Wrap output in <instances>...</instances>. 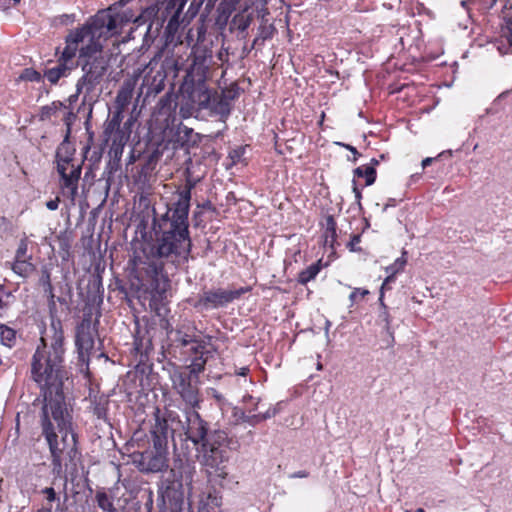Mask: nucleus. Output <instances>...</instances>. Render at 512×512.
Returning <instances> with one entry per match:
<instances>
[{
	"label": "nucleus",
	"instance_id": "1",
	"mask_svg": "<svg viewBox=\"0 0 512 512\" xmlns=\"http://www.w3.org/2000/svg\"><path fill=\"white\" fill-rule=\"evenodd\" d=\"M195 186L196 181L188 177L176 190L177 199L166 213L153 219L149 253L135 251L129 260L132 286L148 295L151 307L165 297L170 286L163 266L176 268L188 261L192 247L188 215Z\"/></svg>",
	"mask_w": 512,
	"mask_h": 512
},
{
	"label": "nucleus",
	"instance_id": "2",
	"mask_svg": "<svg viewBox=\"0 0 512 512\" xmlns=\"http://www.w3.org/2000/svg\"><path fill=\"white\" fill-rule=\"evenodd\" d=\"M130 10L114 13L112 8L98 11L82 26L72 29L68 35L77 38L75 56L83 75L76 83V96L85 91L90 94L100 84L109 67V58L103 54V43L120 34L124 26L132 21Z\"/></svg>",
	"mask_w": 512,
	"mask_h": 512
},
{
	"label": "nucleus",
	"instance_id": "3",
	"mask_svg": "<svg viewBox=\"0 0 512 512\" xmlns=\"http://www.w3.org/2000/svg\"><path fill=\"white\" fill-rule=\"evenodd\" d=\"M53 336L48 346L41 338L31 361V376L41 390L42 408L66 405L63 393V380L67 378L64 369V335L60 320H52Z\"/></svg>",
	"mask_w": 512,
	"mask_h": 512
},
{
	"label": "nucleus",
	"instance_id": "4",
	"mask_svg": "<svg viewBox=\"0 0 512 512\" xmlns=\"http://www.w3.org/2000/svg\"><path fill=\"white\" fill-rule=\"evenodd\" d=\"M72 417L67 405L42 408V433L48 442L54 470L61 471L78 454L76 435L72 431Z\"/></svg>",
	"mask_w": 512,
	"mask_h": 512
},
{
	"label": "nucleus",
	"instance_id": "5",
	"mask_svg": "<svg viewBox=\"0 0 512 512\" xmlns=\"http://www.w3.org/2000/svg\"><path fill=\"white\" fill-rule=\"evenodd\" d=\"M183 430L186 440L195 446L203 465L214 469L218 477L225 479L228 472L222 464L228 459L223 446L227 440L226 433L220 430L209 432L208 422L195 409L186 410Z\"/></svg>",
	"mask_w": 512,
	"mask_h": 512
},
{
	"label": "nucleus",
	"instance_id": "6",
	"mask_svg": "<svg viewBox=\"0 0 512 512\" xmlns=\"http://www.w3.org/2000/svg\"><path fill=\"white\" fill-rule=\"evenodd\" d=\"M206 360L201 356L192 358L189 365L177 367L170 373L173 391L189 409L200 408V374L205 370Z\"/></svg>",
	"mask_w": 512,
	"mask_h": 512
},
{
	"label": "nucleus",
	"instance_id": "7",
	"mask_svg": "<svg viewBox=\"0 0 512 512\" xmlns=\"http://www.w3.org/2000/svg\"><path fill=\"white\" fill-rule=\"evenodd\" d=\"M152 443V448L134 456V462L142 472H163L168 468V445L163 440H152Z\"/></svg>",
	"mask_w": 512,
	"mask_h": 512
},
{
	"label": "nucleus",
	"instance_id": "8",
	"mask_svg": "<svg viewBox=\"0 0 512 512\" xmlns=\"http://www.w3.org/2000/svg\"><path fill=\"white\" fill-rule=\"evenodd\" d=\"M250 287H240L238 289L226 290L222 288L204 291L194 304L196 309L209 310L224 307L243 294L249 292Z\"/></svg>",
	"mask_w": 512,
	"mask_h": 512
},
{
	"label": "nucleus",
	"instance_id": "9",
	"mask_svg": "<svg viewBox=\"0 0 512 512\" xmlns=\"http://www.w3.org/2000/svg\"><path fill=\"white\" fill-rule=\"evenodd\" d=\"M77 38H71L67 34L65 37V47L58 59L57 65L45 70L44 77L51 83L56 84L61 78L70 75L71 71L76 68L75 47Z\"/></svg>",
	"mask_w": 512,
	"mask_h": 512
},
{
	"label": "nucleus",
	"instance_id": "10",
	"mask_svg": "<svg viewBox=\"0 0 512 512\" xmlns=\"http://www.w3.org/2000/svg\"><path fill=\"white\" fill-rule=\"evenodd\" d=\"M213 61L212 51L205 47H196L192 50V63L187 70L184 81L186 85L192 81H207Z\"/></svg>",
	"mask_w": 512,
	"mask_h": 512
},
{
	"label": "nucleus",
	"instance_id": "11",
	"mask_svg": "<svg viewBox=\"0 0 512 512\" xmlns=\"http://www.w3.org/2000/svg\"><path fill=\"white\" fill-rule=\"evenodd\" d=\"M57 171L61 179L62 195L75 204L78 195V182L82 172V162H71L67 164H58Z\"/></svg>",
	"mask_w": 512,
	"mask_h": 512
},
{
	"label": "nucleus",
	"instance_id": "12",
	"mask_svg": "<svg viewBox=\"0 0 512 512\" xmlns=\"http://www.w3.org/2000/svg\"><path fill=\"white\" fill-rule=\"evenodd\" d=\"M158 59L155 56L144 69V77L140 87L141 93L147 97L157 95L165 86L166 74L163 70H158Z\"/></svg>",
	"mask_w": 512,
	"mask_h": 512
},
{
	"label": "nucleus",
	"instance_id": "13",
	"mask_svg": "<svg viewBox=\"0 0 512 512\" xmlns=\"http://www.w3.org/2000/svg\"><path fill=\"white\" fill-rule=\"evenodd\" d=\"M181 90L183 93L187 94L191 102L198 105L200 109L208 108L210 106L213 93L207 86V81H192L188 86L186 85V81H183Z\"/></svg>",
	"mask_w": 512,
	"mask_h": 512
},
{
	"label": "nucleus",
	"instance_id": "14",
	"mask_svg": "<svg viewBox=\"0 0 512 512\" xmlns=\"http://www.w3.org/2000/svg\"><path fill=\"white\" fill-rule=\"evenodd\" d=\"M75 345L79 354V358L85 361L88 358L90 351L94 347V337L91 320L85 318L76 327Z\"/></svg>",
	"mask_w": 512,
	"mask_h": 512
},
{
	"label": "nucleus",
	"instance_id": "15",
	"mask_svg": "<svg viewBox=\"0 0 512 512\" xmlns=\"http://www.w3.org/2000/svg\"><path fill=\"white\" fill-rule=\"evenodd\" d=\"M176 341L185 349L184 353L188 356L190 361L192 358H199V356H201L203 360H206V362L208 361L210 352L207 350L206 343L203 340L178 330Z\"/></svg>",
	"mask_w": 512,
	"mask_h": 512
},
{
	"label": "nucleus",
	"instance_id": "16",
	"mask_svg": "<svg viewBox=\"0 0 512 512\" xmlns=\"http://www.w3.org/2000/svg\"><path fill=\"white\" fill-rule=\"evenodd\" d=\"M72 117H74V115L71 112H67L66 116L64 118V122L67 126V133H66L65 140L57 148V152H56L57 165L79 161L78 159L75 158V149L67 141L69 134H70V125H71L70 120Z\"/></svg>",
	"mask_w": 512,
	"mask_h": 512
},
{
	"label": "nucleus",
	"instance_id": "17",
	"mask_svg": "<svg viewBox=\"0 0 512 512\" xmlns=\"http://www.w3.org/2000/svg\"><path fill=\"white\" fill-rule=\"evenodd\" d=\"M172 472L180 487L183 485L191 486L195 474V466L189 460L178 458L174 461Z\"/></svg>",
	"mask_w": 512,
	"mask_h": 512
},
{
	"label": "nucleus",
	"instance_id": "18",
	"mask_svg": "<svg viewBox=\"0 0 512 512\" xmlns=\"http://www.w3.org/2000/svg\"><path fill=\"white\" fill-rule=\"evenodd\" d=\"M154 417L155 424L151 430L152 440H163L168 445L169 438H172L175 432L168 422L165 421L166 418L159 408H156Z\"/></svg>",
	"mask_w": 512,
	"mask_h": 512
},
{
	"label": "nucleus",
	"instance_id": "19",
	"mask_svg": "<svg viewBox=\"0 0 512 512\" xmlns=\"http://www.w3.org/2000/svg\"><path fill=\"white\" fill-rule=\"evenodd\" d=\"M248 8L243 9L241 12L235 14L231 20V28H234L241 34L242 38L248 35V28L253 21L252 14H246Z\"/></svg>",
	"mask_w": 512,
	"mask_h": 512
},
{
	"label": "nucleus",
	"instance_id": "20",
	"mask_svg": "<svg viewBox=\"0 0 512 512\" xmlns=\"http://www.w3.org/2000/svg\"><path fill=\"white\" fill-rule=\"evenodd\" d=\"M115 496L112 491H106L105 489H99L95 493V501L97 506L103 512H119V510L114 505Z\"/></svg>",
	"mask_w": 512,
	"mask_h": 512
},
{
	"label": "nucleus",
	"instance_id": "21",
	"mask_svg": "<svg viewBox=\"0 0 512 512\" xmlns=\"http://www.w3.org/2000/svg\"><path fill=\"white\" fill-rule=\"evenodd\" d=\"M185 5L184 0H170L167 4L166 10L169 11L170 9L176 8L172 16L170 17L166 30L170 33L175 32L178 29L179 26V19L182 14L183 8Z\"/></svg>",
	"mask_w": 512,
	"mask_h": 512
},
{
	"label": "nucleus",
	"instance_id": "22",
	"mask_svg": "<svg viewBox=\"0 0 512 512\" xmlns=\"http://www.w3.org/2000/svg\"><path fill=\"white\" fill-rule=\"evenodd\" d=\"M207 109L213 114L219 115L222 119H226L231 113V104L227 103V101L220 96L213 95L210 106Z\"/></svg>",
	"mask_w": 512,
	"mask_h": 512
},
{
	"label": "nucleus",
	"instance_id": "23",
	"mask_svg": "<svg viewBox=\"0 0 512 512\" xmlns=\"http://www.w3.org/2000/svg\"><path fill=\"white\" fill-rule=\"evenodd\" d=\"M32 259H14L10 264L12 271L22 278L29 277L36 269Z\"/></svg>",
	"mask_w": 512,
	"mask_h": 512
},
{
	"label": "nucleus",
	"instance_id": "24",
	"mask_svg": "<svg viewBox=\"0 0 512 512\" xmlns=\"http://www.w3.org/2000/svg\"><path fill=\"white\" fill-rule=\"evenodd\" d=\"M157 69L163 70L167 78L168 76L177 77L181 67L178 59L174 55H167L161 64L158 63Z\"/></svg>",
	"mask_w": 512,
	"mask_h": 512
},
{
	"label": "nucleus",
	"instance_id": "25",
	"mask_svg": "<svg viewBox=\"0 0 512 512\" xmlns=\"http://www.w3.org/2000/svg\"><path fill=\"white\" fill-rule=\"evenodd\" d=\"M322 269L321 260L311 264L306 269L302 270L298 275V282L302 285H306L311 280L315 279L316 276Z\"/></svg>",
	"mask_w": 512,
	"mask_h": 512
},
{
	"label": "nucleus",
	"instance_id": "26",
	"mask_svg": "<svg viewBox=\"0 0 512 512\" xmlns=\"http://www.w3.org/2000/svg\"><path fill=\"white\" fill-rule=\"evenodd\" d=\"M158 13V8L155 5H151L145 8L139 16H137L133 21L137 26L148 23V27L146 33H148L152 26V20L156 17Z\"/></svg>",
	"mask_w": 512,
	"mask_h": 512
},
{
	"label": "nucleus",
	"instance_id": "27",
	"mask_svg": "<svg viewBox=\"0 0 512 512\" xmlns=\"http://www.w3.org/2000/svg\"><path fill=\"white\" fill-rule=\"evenodd\" d=\"M41 493L44 495L47 504H55L54 512H66V509L61 504L60 497L53 487H45L41 490Z\"/></svg>",
	"mask_w": 512,
	"mask_h": 512
},
{
	"label": "nucleus",
	"instance_id": "28",
	"mask_svg": "<svg viewBox=\"0 0 512 512\" xmlns=\"http://www.w3.org/2000/svg\"><path fill=\"white\" fill-rule=\"evenodd\" d=\"M109 138L112 142L111 149L114 151L115 155L121 154L123 151V147L128 140V135L126 134V132L121 129L119 131H116Z\"/></svg>",
	"mask_w": 512,
	"mask_h": 512
},
{
	"label": "nucleus",
	"instance_id": "29",
	"mask_svg": "<svg viewBox=\"0 0 512 512\" xmlns=\"http://www.w3.org/2000/svg\"><path fill=\"white\" fill-rule=\"evenodd\" d=\"M354 176L356 177H364L365 185L370 186L376 180V170L373 166H359L354 170Z\"/></svg>",
	"mask_w": 512,
	"mask_h": 512
},
{
	"label": "nucleus",
	"instance_id": "30",
	"mask_svg": "<svg viewBox=\"0 0 512 512\" xmlns=\"http://www.w3.org/2000/svg\"><path fill=\"white\" fill-rule=\"evenodd\" d=\"M407 264V251L403 250L401 256L398 257L392 264L385 267V272L387 274L397 275L404 271L405 266Z\"/></svg>",
	"mask_w": 512,
	"mask_h": 512
},
{
	"label": "nucleus",
	"instance_id": "31",
	"mask_svg": "<svg viewBox=\"0 0 512 512\" xmlns=\"http://www.w3.org/2000/svg\"><path fill=\"white\" fill-rule=\"evenodd\" d=\"M15 341V330L4 324H0V342L7 347H12L15 344Z\"/></svg>",
	"mask_w": 512,
	"mask_h": 512
},
{
	"label": "nucleus",
	"instance_id": "32",
	"mask_svg": "<svg viewBox=\"0 0 512 512\" xmlns=\"http://www.w3.org/2000/svg\"><path fill=\"white\" fill-rule=\"evenodd\" d=\"M62 108H64V105H63V103H61L59 101H56V102L51 103L50 105L41 107L40 115H39L40 120L45 121V120L51 119V117L53 115H55L59 109H62Z\"/></svg>",
	"mask_w": 512,
	"mask_h": 512
},
{
	"label": "nucleus",
	"instance_id": "33",
	"mask_svg": "<svg viewBox=\"0 0 512 512\" xmlns=\"http://www.w3.org/2000/svg\"><path fill=\"white\" fill-rule=\"evenodd\" d=\"M162 413L166 418L165 421L168 422V424L171 426L174 432H176L179 428H183V426L185 425V423H182V421L180 420V417L177 412L166 409L162 411Z\"/></svg>",
	"mask_w": 512,
	"mask_h": 512
},
{
	"label": "nucleus",
	"instance_id": "34",
	"mask_svg": "<svg viewBox=\"0 0 512 512\" xmlns=\"http://www.w3.org/2000/svg\"><path fill=\"white\" fill-rule=\"evenodd\" d=\"M40 285L46 294H49L52 298L54 297L53 286L51 283V274L47 268H43L39 279Z\"/></svg>",
	"mask_w": 512,
	"mask_h": 512
},
{
	"label": "nucleus",
	"instance_id": "35",
	"mask_svg": "<svg viewBox=\"0 0 512 512\" xmlns=\"http://www.w3.org/2000/svg\"><path fill=\"white\" fill-rule=\"evenodd\" d=\"M132 98V87L130 85L123 86L117 93L116 103L124 107L127 105Z\"/></svg>",
	"mask_w": 512,
	"mask_h": 512
},
{
	"label": "nucleus",
	"instance_id": "36",
	"mask_svg": "<svg viewBox=\"0 0 512 512\" xmlns=\"http://www.w3.org/2000/svg\"><path fill=\"white\" fill-rule=\"evenodd\" d=\"M120 123H121V117L120 113H117L113 115V117L108 121L106 127H105V135L108 137L112 136L116 131L121 130L120 129Z\"/></svg>",
	"mask_w": 512,
	"mask_h": 512
},
{
	"label": "nucleus",
	"instance_id": "37",
	"mask_svg": "<svg viewBox=\"0 0 512 512\" xmlns=\"http://www.w3.org/2000/svg\"><path fill=\"white\" fill-rule=\"evenodd\" d=\"M14 259H32V255L28 254V240L26 237L20 240Z\"/></svg>",
	"mask_w": 512,
	"mask_h": 512
},
{
	"label": "nucleus",
	"instance_id": "38",
	"mask_svg": "<svg viewBox=\"0 0 512 512\" xmlns=\"http://www.w3.org/2000/svg\"><path fill=\"white\" fill-rule=\"evenodd\" d=\"M20 79L30 82H40L42 80V75L32 68H26L21 73Z\"/></svg>",
	"mask_w": 512,
	"mask_h": 512
},
{
	"label": "nucleus",
	"instance_id": "39",
	"mask_svg": "<svg viewBox=\"0 0 512 512\" xmlns=\"http://www.w3.org/2000/svg\"><path fill=\"white\" fill-rule=\"evenodd\" d=\"M369 294V291L367 289L363 288H354L351 294L349 295V300L351 302V306H353L355 303L363 299L365 296Z\"/></svg>",
	"mask_w": 512,
	"mask_h": 512
},
{
	"label": "nucleus",
	"instance_id": "40",
	"mask_svg": "<svg viewBox=\"0 0 512 512\" xmlns=\"http://www.w3.org/2000/svg\"><path fill=\"white\" fill-rule=\"evenodd\" d=\"M379 303L382 307V311L380 312L379 317L385 322L386 329L389 330L390 324H391V319H390L389 312L387 310V306L384 303L383 293H381L379 296Z\"/></svg>",
	"mask_w": 512,
	"mask_h": 512
},
{
	"label": "nucleus",
	"instance_id": "41",
	"mask_svg": "<svg viewBox=\"0 0 512 512\" xmlns=\"http://www.w3.org/2000/svg\"><path fill=\"white\" fill-rule=\"evenodd\" d=\"M239 420H241L244 423H247L250 426H256L261 422L260 415L259 414H246L245 412H241L239 416Z\"/></svg>",
	"mask_w": 512,
	"mask_h": 512
},
{
	"label": "nucleus",
	"instance_id": "42",
	"mask_svg": "<svg viewBox=\"0 0 512 512\" xmlns=\"http://www.w3.org/2000/svg\"><path fill=\"white\" fill-rule=\"evenodd\" d=\"M274 27L272 25H261L258 29V36L261 38V42L270 39L273 35Z\"/></svg>",
	"mask_w": 512,
	"mask_h": 512
},
{
	"label": "nucleus",
	"instance_id": "43",
	"mask_svg": "<svg viewBox=\"0 0 512 512\" xmlns=\"http://www.w3.org/2000/svg\"><path fill=\"white\" fill-rule=\"evenodd\" d=\"M238 96V87L236 85L232 86L231 88L229 89H226L222 92V94L220 95V97L222 99H225L227 101V103H230L236 99Z\"/></svg>",
	"mask_w": 512,
	"mask_h": 512
},
{
	"label": "nucleus",
	"instance_id": "44",
	"mask_svg": "<svg viewBox=\"0 0 512 512\" xmlns=\"http://www.w3.org/2000/svg\"><path fill=\"white\" fill-rule=\"evenodd\" d=\"M323 237L324 245L333 248L337 237L336 230H325Z\"/></svg>",
	"mask_w": 512,
	"mask_h": 512
},
{
	"label": "nucleus",
	"instance_id": "45",
	"mask_svg": "<svg viewBox=\"0 0 512 512\" xmlns=\"http://www.w3.org/2000/svg\"><path fill=\"white\" fill-rule=\"evenodd\" d=\"M279 403L276 406L269 407L264 413H258L260 415L261 422L268 420L276 416L280 412Z\"/></svg>",
	"mask_w": 512,
	"mask_h": 512
},
{
	"label": "nucleus",
	"instance_id": "46",
	"mask_svg": "<svg viewBox=\"0 0 512 512\" xmlns=\"http://www.w3.org/2000/svg\"><path fill=\"white\" fill-rule=\"evenodd\" d=\"M243 403H251V407L249 408V413H253L255 411H257L258 409V406L260 404V398H254L252 395H245L243 397Z\"/></svg>",
	"mask_w": 512,
	"mask_h": 512
},
{
	"label": "nucleus",
	"instance_id": "47",
	"mask_svg": "<svg viewBox=\"0 0 512 512\" xmlns=\"http://www.w3.org/2000/svg\"><path fill=\"white\" fill-rule=\"evenodd\" d=\"M361 241V236L359 234L353 235L347 244V247L352 252L360 251V248L357 246Z\"/></svg>",
	"mask_w": 512,
	"mask_h": 512
},
{
	"label": "nucleus",
	"instance_id": "48",
	"mask_svg": "<svg viewBox=\"0 0 512 512\" xmlns=\"http://www.w3.org/2000/svg\"><path fill=\"white\" fill-rule=\"evenodd\" d=\"M396 280V275L394 274H388V276L384 279L382 285H381V289H380V294L383 293L384 294V290L386 289H391L390 285L392 283H394Z\"/></svg>",
	"mask_w": 512,
	"mask_h": 512
},
{
	"label": "nucleus",
	"instance_id": "49",
	"mask_svg": "<svg viewBox=\"0 0 512 512\" xmlns=\"http://www.w3.org/2000/svg\"><path fill=\"white\" fill-rule=\"evenodd\" d=\"M325 230H336V222L331 215L326 217Z\"/></svg>",
	"mask_w": 512,
	"mask_h": 512
},
{
	"label": "nucleus",
	"instance_id": "50",
	"mask_svg": "<svg viewBox=\"0 0 512 512\" xmlns=\"http://www.w3.org/2000/svg\"><path fill=\"white\" fill-rule=\"evenodd\" d=\"M94 414L99 418H104L105 417V414H106V410L104 407L100 406V405H96L94 407Z\"/></svg>",
	"mask_w": 512,
	"mask_h": 512
},
{
	"label": "nucleus",
	"instance_id": "51",
	"mask_svg": "<svg viewBox=\"0 0 512 512\" xmlns=\"http://www.w3.org/2000/svg\"><path fill=\"white\" fill-rule=\"evenodd\" d=\"M58 205H59V198H56L54 200H50L46 203V207L51 210V211H54L58 208Z\"/></svg>",
	"mask_w": 512,
	"mask_h": 512
},
{
	"label": "nucleus",
	"instance_id": "52",
	"mask_svg": "<svg viewBox=\"0 0 512 512\" xmlns=\"http://www.w3.org/2000/svg\"><path fill=\"white\" fill-rule=\"evenodd\" d=\"M308 476L309 473L305 470H300L290 475L291 478H306Z\"/></svg>",
	"mask_w": 512,
	"mask_h": 512
},
{
	"label": "nucleus",
	"instance_id": "53",
	"mask_svg": "<svg viewBox=\"0 0 512 512\" xmlns=\"http://www.w3.org/2000/svg\"><path fill=\"white\" fill-rule=\"evenodd\" d=\"M353 192L355 194V199L356 201L359 203L360 200H361V191L359 190V188L357 187V184L355 181H353Z\"/></svg>",
	"mask_w": 512,
	"mask_h": 512
},
{
	"label": "nucleus",
	"instance_id": "54",
	"mask_svg": "<svg viewBox=\"0 0 512 512\" xmlns=\"http://www.w3.org/2000/svg\"><path fill=\"white\" fill-rule=\"evenodd\" d=\"M210 394H211V395H212V396H213V397H214L218 402H221V401L223 400V396H222L220 393H218V391H217V390H215V389H211Z\"/></svg>",
	"mask_w": 512,
	"mask_h": 512
},
{
	"label": "nucleus",
	"instance_id": "55",
	"mask_svg": "<svg viewBox=\"0 0 512 512\" xmlns=\"http://www.w3.org/2000/svg\"><path fill=\"white\" fill-rule=\"evenodd\" d=\"M0 6L3 8V9H9L11 7H13V4L11 1H8V0H2Z\"/></svg>",
	"mask_w": 512,
	"mask_h": 512
},
{
	"label": "nucleus",
	"instance_id": "56",
	"mask_svg": "<svg viewBox=\"0 0 512 512\" xmlns=\"http://www.w3.org/2000/svg\"><path fill=\"white\" fill-rule=\"evenodd\" d=\"M48 298H49V309L50 311L52 312L53 310H55L56 308V304H55V296L52 298L49 294H48Z\"/></svg>",
	"mask_w": 512,
	"mask_h": 512
},
{
	"label": "nucleus",
	"instance_id": "57",
	"mask_svg": "<svg viewBox=\"0 0 512 512\" xmlns=\"http://www.w3.org/2000/svg\"><path fill=\"white\" fill-rule=\"evenodd\" d=\"M433 160H434V158H431V157H427V158L423 159L422 167L426 168L427 166H429L433 162Z\"/></svg>",
	"mask_w": 512,
	"mask_h": 512
},
{
	"label": "nucleus",
	"instance_id": "58",
	"mask_svg": "<svg viewBox=\"0 0 512 512\" xmlns=\"http://www.w3.org/2000/svg\"><path fill=\"white\" fill-rule=\"evenodd\" d=\"M345 147H346L349 151H351V153H353V154H354V156H355V157H354V161H356V159H357V155H358V151H357V149H356L355 147L351 146V145H345Z\"/></svg>",
	"mask_w": 512,
	"mask_h": 512
},
{
	"label": "nucleus",
	"instance_id": "59",
	"mask_svg": "<svg viewBox=\"0 0 512 512\" xmlns=\"http://www.w3.org/2000/svg\"><path fill=\"white\" fill-rule=\"evenodd\" d=\"M249 372L248 367H241L236 373L240 376H245Z\"/></svg>",
	"mask_w": 512,
	"mask_h": 512
},
{
	"label": "nucleus",
	"instance_id": "60",
	"mask_svg": "<svg viewBox=\"0 0 512 512\" xmlns=\"http://www.w3.org/2000/svg\"><path fill=\"white\" fill-rule=\"evenodd\" d=\"M393 206H395V200L394 199H389L388 202L383 207L382 211L385 212L388 207H393Z\"/></svg>",
	"mask_w": 512,
	"mask_h": 512
},
{
	"label": "nucleus",
	"instance_id": "61",
	"mask_svg": "<svg viewBox=\"0 0 512 512\" xmlns=\"http://www.w3.org/2000/svg\"><path fill=\"white\" fill-rule=\"evenodd\" d=\"M260 41H261V38L257 35V37L253 40L251 48H254L256 45H258Z\"/></svg>",
	"mask_w": 512,
	"mask_h": 512
},
{
	"label": "nucleus",
	"instance_id": "62",
	"mask_svg": "<svg viewBox=\"0 0 512 512\" xmlns=\"http://www.w3.org/2000/svg\"><path fill=\"white\" fill-rule=\"evenodd\" d=\"M42 507H50L51 508V512H54L55 504H47V501H45V503L43 504Z\"/></svg>",
	"mask_w": 512,
	"mask_h": 512
},
{
	"label": "nucleus",
	"instance_id": "63",
	"mask_svg": "<svg viewBox=\"0 0 512 512\" xmlns=\"http://www.w3.org/2000/svg\"><path fill=\"white\" fill-rule=\"evenodd\" d=\"M37 512H51V508L50 507H41L40 509L37 510Z\"/></svg>",
	"mask_w": 512,
	"mask_h": 512
},
{
	"label": "nucleus",
	"instance_id": "64",
	"mask_svg": "<svg viewBox=\"0 0 512 512\" xmlns=\"http://www.w3.org/2000/svg\"><path fill=\"white\" fill-rule=\"evenodd\" d=\"M91 158H94V159H95V161H98V160H99V158H100V155H98L96 152H93V154H92Z\"/></svg>",
	"mask_w": 512,
	"mask_h": 512
}]
</instances>
